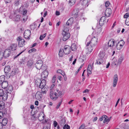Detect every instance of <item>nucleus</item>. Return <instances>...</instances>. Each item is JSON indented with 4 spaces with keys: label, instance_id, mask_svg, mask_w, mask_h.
<instances>
[{
    "label": "nucleus",
    "instance_id": "nucleus-4",
    "mask_svg": "<svg viewBox=\"0 0 129 129\" xmlns=\"http://www.w3.org/2000/svg\"><path fill=\"white\" fill-rule=\"evenodd\" d=\"M35 83L37 87H39L40 88H41L43 87H45L46 80H43L41 81L40 79L38 80H36Z\"/></svg>",
    "mask_w": 129,
    "mask_h": 129
},
{
    "label": "nucleus",
    "instance_id": "nucleus-21",
    "mask_svg": "<svg viewBox=\"0 0 129 129\" xmlns=\"http://www.w3.org/2000/svg\"><path fill=\"white\" fill-rule=\"evenodd\" d=\"M89 1L88 0H83L82 2L81 5L83 8L87 7L88 5V3Z\"/></svg>",
    "mask_w": 129,
    "mask_h": 129
},
{
    "label": "nucleus",
    "instance_id": "nucleus-36",
    "mask_svg": "<svg viewBox=\"0 0 129 129\" xmlns=\"http://www.w3.org/2000/svg\"><path fill=\"white\" fill-rule=\"evenodd\" d=\"M60 124L61 125H63L66 123V120L64 118H62V119L61 120V121H60Z\"/></svg>",
    "mask_w": 129,
    "mask_h": 129
},
{
    "label": "nucleus",
    "instance_id": "nucleus-61",
    "mask_svg": "<svg viewBox=\"0 0 129 129\" xmlns=\"http://www.w3.org/2000/svg\"><path fill=\"white\" fill-rule=\"evenodd\" d=\"M11 1V0H5V2L6 4L10 3Z\"/></svg>",
    "mask_w": 129,
    "mask_h": 129
},
{
    "label": "nucleus",
    "instance_id": "nucleus-40",
    "mask_svg": "<svg viewBox=\"0 0 129 129\" xmlns=\"http://www.w3.org/2000/svg\"><path fill=\"white\" fill-rule=\"evenodd\" d=\"M57 76V75H55L52 78V80H51V82L52 83H55Z\"/></svg>",
    "mask_w": 129,
    "mask_h": 129
},
{
    "label": "nucleus",
    "instance_id": "nucleus-51",
    "mask_svg": "<svg viewBox=\"0 0 129 129\" xmlns=\"http://www.w3.org/2000/svg\"><path fill=\"white\" fill-rule=\"evenodd\" d=\"M57 75V77L58 79L60 81H61L62 79V77L58 75Z\"/></svg>",
    "mask_w": 129,
    "mask_h": 129
},
{
    "label": "nucleus",
    "instance_id": "nucleus-32",
    "mask_svg": "<svg viewBox=\"0 0 129 129\" xmlns=\"http://www.w3.org/2000/svg\"><path fill=\"white\" fill-rule=\"evenodd\" d=\"M77 46L75 44H72L71 46V49L72 51H75L76 50Z\"/></svg>",
    "mask_w": 129,
    "mask_h": 129
},
{
    "label": "nucleus",
    "instance_id": "nucleus-53",
    "mask_svg": "<svg viewBox=\"0 0 129 129\" xmlns=\"http://www.w3.org/2000/svg\"><path fill=\"white\" fill-rule=\"evenodd\" d=\"M108 118V117L106 115V117H104V120L103 121V122L104 123H105L106 122H107V118Z\"/></svg>",
    "mask_w": 129,
    "mask_h": 129
},
{
    "label": "nucleus",
    "instance_id": "nucleus-41",
    "mask_svg": "<svg viewBox=\"0 0 129 129\" xmlns=\"http://www.w3.org/2000/svg\"><path fill=\"white\" fill-rule=\"evenodd\" d=\"M46 33H45L44 35H41L39 39L41 40H42L46 36Z\"/></svg>",
    "mask_w": 129,
    "mask_h": 129
},
{
    "label": "nucleus",
    "instance_id": "nucleus-5",
    "mask_svg": "<svg viewBox=\"0 0 129 129\" xmlns=\"http://www.w3.org/2000/svg\"><path fill=\"white\" fill-rule=\"evenodd\" d=\"M17 40L18 42V46L19 47H23L25 45V41L21 37H18Z\"/></svg>",
    "mask_w": 129,
    "mask_h": 129
},
{
    "label": "nucleus",
    "instance_id": "nucleus-27",
    "mask_svg": "<svg viewBox=\"0 0 129 129\" xmlns=\"http://www.w3.org/2000/svg\"><path fill=\"white\" fill-rule=\"evenodd\" d=\"M103 62V59L99 58L98 59L96 60V62L95 64L100 65L102 64Z\"/></svg>",
    "mask_w": 129,
    "mask_h": 129
},
{
    "label": "nucleus",
    "instance_id": "nucleus-37",
    "mask_svg": "<svg viewBox=\"0 0 129 129\" xmlns=\"http://www.w3.org/2000/svg\"><path fill=\"white\" fill-rule=\"evenodd\" d=\"M44 118V115L41 116V115L38 117V119L40 121H42L43 120Z\"/></svg>",
    "mask_w": 129,
    "mask_h": 129
},
{
    "label": "nucleus",
    "instance_id": "nucleus-19",
    "mask_svg": "<svg viewBox=\"0 0 129 129\" xmlns=\"http://www.w3.org/2000/svg\"><path fill=\"white\" fill-rule=\"evenodd\" d=\"M48 73L47 71H45L43 72L42 73L41 77L43 80H45L48 76Z\"/></svg>",
    "mask_w": 129,
    "mask_h": 129
},
{
    "label": "nucleus",
    "instance_id": "nucleus-60",
    "mask_svg": "<svg viewBox=\"0 0 129 129\" xmlns=\"http://www.w3.org/2000/svg\"><path fill=\"white\" fill-rule=\"evenodd\" d=\"M57 72L58 73H59L60 74H61V73L62 72V71L61 70L59 69L57 70Z\"/></svg>",
    "mask_w": 129,
    "mask_h": 129
},
{
    "label": "nucleus",
    "instance_id": "nucleus-10",
    "mask_svg": "<svg viewBox=\"0 0 129 129\" xmlns=\"http://www.w3.org/2000/svg\"><path fill=\"white\" fill-rule=\"evenodd\" d=\"M11 54V51L10 49H6L4 53V57L5 58H7L9 57Z\"/></svg>",
    "mask_w": 129,
    "mask_h": 129
},
{
    "label": "nucleus",
    "instance_id": "nucleus-15",
    "mask_svg": "<svg viewBox=\"0 0 129 129\" xmlns=\"http://www.w3.org/2000/svg\"><path fill=\"white\" fill-rule=\"evenodd\" d=\"M73 21V17L70 18L67 21L66 24L64 27H68V26H71Z\"/></svg>",
    "mask_w": 129,
    "mask_h": 129
},
{
    "label": "nucleus",
    "instance_id": "nucleus-48",
    "mask_svg": "<svg viewBox=\"0 0 129 129\" xmlns=\"http://www.w3.org/2000/svg\"><path fill=\"white\" fill-rule=\"evenodd\" d=\"M5 114V113H4L3 112L0 111V119H1L3 117L4 114Z\"/></svg>",
    "mask_w": 129,
    "mask_h": 129
},
{
    "label": "nucleus",
    "instance_id": "nucleus-64",
    "mask_svg": "<svg viewBox=\"0 0 129 129\" xmlns=\"http://www.w3.org/2000/svg\"><path fill=\"white\" fill-rule=\"evenodd\" d=\"M47 11H46L44 13V14L43 16L44 17H45L47 15Z\"/></svg>",
    "mask_w": 129,
    "mask_h": 129
},
{
    "label": "nucleus",
    "instance_id": "nucleus-31",
    "mask_svg": "<svg viewBox=\"0 0 129 129\" xmlns=\"http://www.w3.org/2000/svg\"><path fill=\"white\" fill-rule=\"evenodd\" d=\"M8 96L7 93H5L2 96L3 100L4 101L6 100L8 98Z\"/></svg>",
    "mask_w": 129,
    "mask_h": 129
},
{
    "label": "nucleus",
    "instance_id": "nucleus-62",
    "mask_svg": "<svg viewBox=\"0 0 129 129\" xmlns=\"http://www.w3.org/2000/svg\"><path fill=\"white\" fill-rule=\"evenodd\" d=\"M89 90L87 89H86L85 90L83 91V93H86V92H89Z\"/></svg>",
    "mask_w": 129,
    "mask_h": 129
},
{
    "label": "nucleus",
    "instance_id": "nucleus-26",
    "mask_svg": "<svg viewBox=\"0 0 129 129\" xmlns=\"http://www.w3.org/2000/svg\"><path fill=\"white\" fill-rule=\"evenodd\" d=\"M41 88V93L43 94H46L48 91L47 88L45 87Z\"/></svg>",
    "mask_w": 129,
    "mask_h": 129
},
{
    "label": "nucleus",
    "instance_id": "nucleus-35",
    "mask_svg": "<svg viewBox=\"0 0 129 129\" xmlns=\"http://www.w3.org/2000/svg\"><path fill=\"white\" fill-rule=\"evenodd\" d=\"M2 103L0 104V109L2 110L5 107V105L4 103L2 101Z\"/></svg>",
    "mask_w": 129,
    "mask_h": 129
},
{
    "label": "nucleus",
    "instance_id": "nucleus-9",
    "mask_svg": "<svg viewBox=\"0 0 129 129\" xmlns=\"http://www.w3.org/2000/svg\"><path fill=\"white\" fill-rule=\"evenodd\" d=\"M17 44L16 43H14L11 44L9 47V49L13 52L15 51L17 49Z\"/></svg>",
    "mask_w": 129,
    "mask_h": 129
},
{
    "label": "nucleus",
    "instance_id": "nucleus-17",
    "mask_svg": "<svg viewBox=\"0 0 129 129\" xmlns=\"http://www.w3.org/2000/svg\"><path fill=\"white\" fill-rule=\"evenodd\" d=\"M106 18L105 16H103L101 18L99 21V24L100 26H102L104 23H105Z\"/></svg>",
    "mask_w": 129,
    "mask_h": 129
},
{
    "label": "nucleus",
    "instance_id": "nucleus-16",
    "mask_svg": "<svg viewBox=\"0 0 129 129\" xmlns=\"http://www.w3.org/2000/svg\"><path fill=\"white\" fill-rule=\"evenodd\" d=\"M33 61L31 59H30L27 61V65L29 69H31L33 68Z\"/></svg>",
    "mask_w": 129,
    "mask_h": 129
},
{
    "label": "nucleus",
    "instance_id": "nucleus-25",
    "mask_svg": "<svg viewBox=\"0 0 129 129\" xmlns=\"http://www.w3.org/2000/svg\"><path fill=\"white\" fill-rule=\"evenodd\" d=\"M21 18L20 15H17L14 16L13 19V20L16 21H18L20 20Z\"/></svg>",
    "mask_w": 129,
    "mask_h": 129
},
{
    "label": "nucleus",
    "instance_id": "nucleus-13",
    "mask_svg": "<svg viewBox=\"0 0 129 129\" xmlns=\"http://www.w3.org/2000/svg\"><path fill=\"white\" fill-rule=\"evenodd\" d=\"M118 80V76L116 74H115L113 78V87H115L116 86Z\"/></svg>",
    "mask_w": 129,
    "mask_h": 129
},
{
    "label": "nucleus",
    "instance_id": "nucleus-58",
    "mask_svg": "<svg viewBox=\"0 0 129 129\" xmlns=\"http://www.w3.org/2000/svg\"><path fill=\"white\" fill-rule=\"evenodd\" d=\"M54 126L55 127H56L57 124V122L55 121H54Z\"/></svg>",
    "mask_w": 129,
    "mask_h": 129
},
{
    "label": "nucleus",
    "instance_id": "nucleus-33",
    "mask_svg": "<svg viewBox=\"0 0 129 129\" xmlns=\"http://www.w3.org/2000/svg\"><path fill=\"white\" fill-rule=\"evenodd\" d=\"M123 59V57L122 56H121L119 58L117 64H121L122 61Z\"/></svg>",
    "mask_w": 129,
    "mask_h": 129
},
{
    "label": "nucleus",
    "instance_id": "nucleus-23",
    "mask_svg": "<svg viewBox=\"0 0 129 129\" xmlns=\"http://www.w3.org/2000/svg\"><path fill=\"white\" fill-rule=\"evenodd\" d=\"M8 120L7 118H4L2 120V122H0V124L1 125L3 126H5L6 125L7 123Z\"/></svg>",
    "mask_w": 129,
    "mask_h": 129
},
{
    "label": "nucleus",
    "instance_id": "nucleus-30",
    "mask_svg": "<svg viewBox=\"0 0 129 129\" xmlns=\"http://www.w3.org/2000/svg\"><path fill=\"white\" fill-rule=\"evenodd\" d=\"M87 51H88V53H90L91 52H92L93 50V48L94 47H92V46H91L90 45V46H89V45L88 46H87Z\"/></svg>",
    "mask_w": 129,
    "mask_h": 129
},
{
    "label": "nucleus",
    "instance_id": "nucleus-20",
    "mask_svg": "<svg viewBox=\"0 0 129 129\" xmlns=\"http://www.w3.org/2000/svg\"><path fill=\"white\" fill-rule=\"evenodd\" d=\"M111 13V9L109 8H107L105 12V16L107 17H109Z\"/></svg>",
    "mask_w": 129,
    "mask_h": 129
},
{
    "label": "nucleus",
    "instance_id": "nucleus-28",
    "mask_svg": "<svg viewBox=\"0 0 129 129\" xmlns=\"http://www.w3.org/2000/svg\"><path fill=\"white\" fill-rule=\"evenodd\" d=\"M17 73V70L16 69H14L13 70L12 72L10 73V74L8 76H9V77H10V76H14L15 75L16 73Z\"/></svg>",
    "mask_w": 129,
    "mask_h": 129
},
{
    "label": "nucleus",
    "instance_id": "nucleus-55",
    "mask_svg": "<svg viewBox=\"0 0 129 129\" xmlns=\"http://www.w3.org/2000/svg\"><path fill=\"white\" fill-rule=\"evenodd\" d=\"M19 1L18 0L15 1L14 3V5L16 6H18L19 5Z\"/></svg>",
    "mask_w": 129,
    "mask_h": 129
},
{
    "label": "nucleus",
    "instance_id": "nucleus-43",
    "mask_svg": "<svg viewBox=\"0 0 129 129\" xmlns=\"http://www.w3.org/2000/svg\"><path fill=\"white\" fill-rule=\"evenodd\" d=\"M56 91L57 92L58 97L60 96L62 94V92L61 91H59L58 89H56Z\"/></svg>",
    "mask_w": 129,
    "mask_h": 129
},
{
    "label": "nucleus",
    "instance_id": "nucleus-50",
    "mask_svg": "<svg viewBox=\"0 0 129 129\" xmlns=\"http://www.w3.org/2000/svg\"><path fill=\"white\" fill-rule=\"evenodd\" d=\"M36 49L34 48H32L29 51V53H31L33 52H35L36 51Z\"/></svg>",
    "mask_w": 129,
    "mask_h": 129
},
{
    "label": "nucleus",
    "instance_id": "nucleus-63",
    "mask_svg": "<svg viewBox=\"0 0 129 129\" xmlns=\"http://www.w3.org/2000/svg\"><path fill=\"white\" fill-rule=\"evenodd\" d=\"M35 104L36 106H38L39 104V102L38 101H36L35 102Z\"/></svg>",
    "mask_w": 129,
    "mask_h": 129
},
{
    "label": "nucleus",
    "instance_id": "nucleus-1",
    "mask_svg": "<svg viewBox=\"0 0 129 129\" xmlns=\"http://www.w3.org/2000/svg\"><path fill=\"white\" fill-rule=\"evenodd\" d=\"M27 10L23 7H21L19 10L20 13L23 14L21 20L24 22L26 21L28 18L27 15L26 14L27 13Z\"/></svg>",
    "mask_w": 129,
    "mask_h": 129
},
{
    "label": "nucleus",
    "instance_id": "nucleus-45",
    "mask_svg": "<svg viewBox=\"0 0 129 129\" xmlns=\"http://www.w3.org/2000/svg\"><path fill=\"white\" fill-rule=\"evenodd\" d=\"M124 18H129V13H126L124 16Z\"/></svg>",
    "mask_w": 129,
    "mask_h": 129
},
{
    "label": "nucleus",
    "instance_id": "nucleus-38",
    "mask_svg": "<svg viewBox=\"0 0 129 129\" xmlns=\"http://www.w3.org/2000/svg\"><path fill=\"white\" fill-rule=\"evenodd\" d=\"M76 1V0H70L69 4L70 5H72L74 4Z\"/></svg>",
    "mask_w": 129,
    "mask_h": 129
},
{
    "label": "nucleus",
    "instance_id": "nucleus-24",
    "mask_svg": "<svg viewBox=\"0 0 129 129\" xmlns=\"http://www.w3.org/2000/svg\"><path fill=\"white\" fill-rule=\"evenodd\" d=\"M10 70V68L9 66H7L5 67L4 68V71L5 73L6 74L7 76V75H8V73Z\"/></svg>",
    "mask_w": 129,
    "mask_h": 129
},
{
    "label": "nucleus",
    "instance_id": "nucleus-14",
    "mask_svg": "<svg viewBox=\"0 0 129 129\" xmlns=\"http://www.w3.org/2000/svg\"><path fill=\"white\" fill-rule=\"evenodd\" d=\"M42 93L40 91H38L35 95L36 99L39 101H41L42 98Z\"/></svg>",
    "mask_w": 129,
    "mask_h": 129
},
{
    "label": "nucleus",
    "instance_id": "nucleus-6",
    "mask_svg": "<svg viewBox=\"0 0 129 129\" xmlns=\"http://www.w3.org/2000/svg\"><path fill=\"white\" fill-rule=\"evenodd\" d=\"M50 96L52 99L55 101L58 98L57 93L56 92H53L52 90L50 91Z\"/></svg>",
    "mask_w": 129,
    "mask_h": 129
},
{
    "label": "nucleus",
    "instance_id": "nucleus-59",
    "mask_svg": "<svg viewBox=\"0 0 129 129\" xmlns=\"http://www.w3.org/2000/svg\"><path fill=\"white\" fill-rule=\"evenodd\" d=\"M54 86V84H52L50 87V89L51 91L52 90V89H53V88Z\"/></svg>",
    "mask_w": 129,
    "mask_h": 129
},
{
    "label": "nucleus",
    "instance_id": "nucleus-22",
    "mask_svg": "<svg viewBox=\"0 0 129 129\" xmlns=\"http://www.w3.org/2000/svg\"><path fill=\"white\" fill-rule=\"evenodd\" d=\"M114 40L111 39L109 41L108 43V45L110 47H112L114 46Z\"/></svg>",
    "mask_w": 129,
    "mask_h": 129
},
{
    "label": "nucleus",
    "instance_id": "nucleus-44",
    "mask_svg": "<svg viewBox=\"0 0 129 129\" xmlns=\"http://www.w3.org/2000/svg\"><path fill=\"white\" fill-rule=\"evenodd\" d=\"M62 102V101H61L59 103L57 104L56 106V109H58L59 108Z\"/></svg>",
    "mask_w": 129,
    "mask_h": 129
},
{
    "label": "nucleus",
    "instance_id": "nucleus-3",
    "mask_svg": "<svg viewBox=\"0 0 129 129\" xmlns=\"http://www.w3.org/2000/svg\"><path fill=\"white\" fill-rule=\"evenodd\" d=\"M88 40H89L88 37L86 41V43H87L86 46H88L90 45L91 46L94 47L97 44L98 39L95 37L92 38L91 41L87 42Z\"/></svg>",
    "mask_w": 129,
    "mask_h": 129
},
{
    "label": "nucleus",
    "instance_id": "nucleus-11",
    "mask_svg": "<svg viewBox=\"0 0 129 129\" xmlns=\"http://www.w3.org/2000/svg\"><path fill=\"white\" fill-rule=\"evenodd\" d=\"M124 42L123 40H121L117 43L116 45V47L117 49L120 50L122 47L124 45Z\"/></svg>",
    "mask_w": 129,
    "mask_h": 129
},
{
    "label": "nucleus",
    "instance_id": "nucleus-46",
    "mask_svg": "<svg viewBox=\"0 0 129 129\" xmlns=\"http://www.w3.org/2000/svg\"><path fill=\"white\" fill-rule=\"evenodd\" d=\"M125 24L128 26H129V18H127L125 21Z\"/></svg>",
    "mask_w": 129,
    "mask_h": 129
},
{
    "label": "nucleus",
    "instance_id": "nucleus-29",
    "mask_svg": "<svg viewBox=\"0 0 129 129\" xmlns=\"http://www.w3.org/2000/svg\"><path fill=\"white\" fill-rule=\"evenodd\" d=\"M64 53V51L63 49L61 48L59 50L58 55L59 56L62 57L63 56Z\"/></svg>",
    "mask_w": 129,
    "mask_h": 129
},
{
    "label": "nucleus",
    "instance_id": "nucleus-12",
    "mask_svg": "<svg viewBox=\"0 0 129 129\" xmlns=\"http://www.w3.org/2000/svg\"><path fill=\"white\" fill-rule=\"evenodd\" d=\"M71 49L70 47L67 45H65L64 47V49L63 50L64 53L66 54H68L71 51Z\"/></svg>",
    "mask_w": 129,
    "mask_h": 129
},
{
    "label": "nucleus",
    "instance_id": "nucleus-7",
    "mask_svg": "<svg viewBox=\"0 0 129 129\" xmlns=\"http://www.w3.org/2000/svg\"><path fill=\"white\" fill-rule=\"evenodd\" d=\"M31 35V31L29 29L26 30L24 34V37L26 39H29Z\"/></svg>",
    "mask_w": 129,
    "mask_h": 129
},
{
    "label": "nucleus",
    "instance_id": "nucleus-8",
    "mask_svg": "<svg viewBox=\"0 0 129 129\" xmlns=\"http://www.w3.org/2000/svg\"><path fill=\"white\" fill-rule=\"evenodd\" d=\"M43 61L42 60H38L35 64L36 67L37 69L40 70L42 68L43 65Z\"/></svg>",
    "mask_w": 129,
    "mask_h": 129
},
{
    "label": "nucleus",
    "instance_id": "nucleus-18",
    "mask_svg": "<svg viewBox=\"0 0 129 129\" xmlns=\"http://www.w3.org/2000/svg\"><path fill=\"white\" fill-rule=\"evenodd\" d=\"M93 63L94 62H93L92 63V67H91V64L90 63H89L88 65L87 69V75L88 76V74H91V70L93 67Z\"/></svg>",
    "mask_w": 129,
    "mask_h": 129
},
{
    "label": "nucleus",
    "instance_id": "nucleus-49",
    "mask_svg": "<svg viewBox=\"0 0 129 129\" xmlns=\"http://www.w3.org/2000/svg\"><path fill=\"white\" fill-rule=\"evenodd\" d=\"M4 93V90L2 89H0V96H2V95H3Z\"/></svg>",
    "mask_w": 129,
    "mask_h": 129
},
{
    "label": "nucleus",
    "instance_id": "nucleus-42",
    "mask_svg": "<svg viewBox=\"0 0 129 129\" xmlns=\"http://www.w3.org/2000/svg\"><path fill=\"white\" fill-rule=\"evenodd\" d=\"M13 89V88L11 86H9V87L7 88V91H8V92H9V91L11 92L12 91Z\"/></svg>",
    "mask_w": 129,
    "mask_h": 129
},
{
    "label": "nucleus",
    "instance_id": "nucleus-57",
    "mask_svg": "<svg viewBox=\"0 0 129 129\" xmlns=\"http://www.w3.org/2000/svg\"><path fill=\"white\" fill-rule=\"evenodd\" d=\"M23 52V51H22V52L20 53L16 56H15L14 57V59H15V58L18 57V56H19Z\"/></svg>",
    "mask_w": 129,
    "mask_h": 129
},
{
    "label": "nucleus",
    "instance_id": "nucleus-2",
    "mask_svg": "<svg viewBox=\"0 0 129 129\" xmlns=\"http://www.w3.org/2000/svg\"><path fill=\"white\" fill-rule=\"evenodd\" d=\"M69 29V27H64L62 34L63 36V40L64 41L67 40L70 37V34L68 32Z\"/></svg>",
    "mask_w": 129,
    "mask_h": 129
},
{
    "label": "nucleus",
    "instance_id": "nucleus-47",
    "mask_svg": "<svg viewBox=\"0 0 129 129\" xmlns=\"http://www.w3.org/2000/svg\"><path fill=\"white\" fill-rule=\"evenodd\" d=\"M3 56L4 55L3 52H0V61L2 59Z\"/></svg>",
    "mask_w": 129,
    "mask_h": 129
},
{
    "label": "nucleus",
    "instance_id": "nucleus-52",
    "mask_svg": "<svg viewBox=\"0 0 129 129\" xmlns=\"http://www.w3.org/2000/svg\"><path fill=\"white\" fill-rule=\"evenodd\" d=\"M110 4V3L109 1H107L105 4V6L106 7H108Z\"/></svg>",
    "mask_w": 129,
    "mask_h": 129
},
{
    "label": "nucleus",
    "instance_id": "nucleus-56",
    "mask_svg": "<svg viewBox=\"0 0 129 129\" xmlns=\"http://www.w3.org/2000/svg\"><path fill=\"white\" fill-rule=\"evenodd\" d=\"M104 117H106V115H103L99 119L100 120V121H102L104 119Z\"/></svg>",
    "mask_w": 129,
    "mask_h": 129
},
{
    "label": "nucleus",
    "instance_id": "nucleus-34",
    "mask_svg": "<svg viewBox=\"0 0 129 129\" xmlns=\"http://www.w3.org/2000/svg\"><path fill=\"white\" fill-rule=\"evenodd\" d=\"M105 56L103 52H100L99 55V58H101L103 59V58Z\"/></svg>",
    "mask_w": 129,
    "mask_h": 129
},
{
    "label": "nucleus",
    "instance_id": "nucleus-54",
    "mask_svg": "<svg viewBox=\"0 0 129 129\" xmlns=\"http://www.w3.org/2000/svg\"><path fill=\"white\" fill-rule=\"evenodd\" d=\"M83 65H81V66L78 69L76 72V74H77L78 72H79V71H80V70H81L82 67H83Z\"/></svg>",
    "mask_w": 129,
    "mask_h": 129
},
{
    "label": "nucleus",
    "instance_id": "nucleus-39",
    "mask_svg": "<svg viewBox=\"0 0 129 129\" xmlns=\"http://www.w3.org/2000/svg\"><path fill=\"white\" fill-rule=\"evenodd\" d=\"M26 59V57H23L21 60V61H20V63L21 64H24L25 61V60Z\"/></svg>",
    "mask_w": 129,
    "mask_h": 129
}]
</instances>
